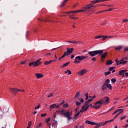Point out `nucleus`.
<instances>
[{"label":"nucleus","instance_id":"nucleus-12","mask_svg":"<svg viewBox=\"0 0 128 128\" xmlns=\"http://www.w3.org/2000/svg\"><path fill=\"white\" fill-rule=\"evenodd\" d=\"M85 122L86 124H91L92 126H96V123L88 120H86Z\"/></svg>","mask_w":128,"mask_h":128},{"label":"nucleus","instance_id":"nucleus-25","mask_svg":"<svg viewBox=\"0 0 128 128\" xmlns=\"http://www.w3.org/2000/svg\"><path fill=\"white\" fill-rule=\"evenodd\" d=\"M112 64V60H108L106 62V66H108L109 64Z\"/></svg>","mask_w":128,"mask_h":128},{"label":"nucleus","instance_id":"nucleus-56","mask_svg":"<svg viewBox=\"0 0 128 128\" xmlns=\"http://www.w3.org/2000/svg\"><path fill=\"white\" fill-rule=\"evenodd\" d=\"M26 62V61H22L20 62L21 64H24Z\"/></svg>","mask_w":128,"mask_h":128},{"label":"nucleus","instance_id":"nucleus-63","mask_svg":"<svg viewBox=\"0 0 128 128\" xmlns=\"http://www.w3.org/2000/svg\"><path fill=\"white\" fill-rule=\"evenodd\" d=\"M80 102H84V99L80 98Z\"/></svg>","mask_w":128,"mask_h":128},{"label":"nucleus","instance_id":"nucleus-58","mask_svg":"<svg viewBox=\"0 0 128 128\" xmlns=\"http://www.w3.org/2000/svg\"><path fill=\"white\" fill-rule=\"evenodd\" d=\"M46 56H52V54L50 53H47L46 54Z\"/></svg>","mask_w":128,"mask_h":128},{"label":"nucleus","instance_id":"nucleus-8","mask_svg":"<svg viewBox=\"0 0 128 128\" xmlns=\"http://www.w3.org/2000/svg\"><path fill=\"white\" fill-rule=\"evenodd\" d=\"M92 8V4H90L85 7L84 10H81L82 11H80V12H86L87 10H90Z\"/></svg>","mask_w":128,"mask_h":128},{"label":"nucleus","instance_id":"nucleus-47","mask_svg":"<svg viewBox=\"0 0 128 128\" xmlns=\"http://www.w3.org/2000/svg\"><path fill=\"white\" fill-rule=\"evenodd\" d=\"M68 104H63V108H68Z\"/></svg>","mask_w":128,"mask_h":128},{"label":"nucleus","instance_id":"nucleus-11","mask_svg":"<svg viewBox=\"0 0 128 128\" xmlns=\"http://www.w3.org/2000/svg\"><path fill=\"white\" fill-rule=\"evenodd\" d=\"M82 10H77L74 11H70L68 12H65L64 14H76V12H80Z\"/></svg>","mask_w":128,"mask_h":128},{"label":"nucleus","instance_id":"nucleus-40","mask_svg":"<svg viewBox=\"0 0 128 128\" xmlns=\"http://www.w3.org/2000/svg\"><path fill=\"white\" fill-rule=\"evenodd\" d=\"M85 96H86V100H88V93L86 94Z\"/></svg>","mask_w":128,"mask_h":128},{"label":"nucleus","instance_id":"nucleus-62","mask_svg":"<svg viewBox=\"0 0 128 128\" xmlns=\"http://www.w3.org/2000/svg\"><path fill=\"white\" fill-rule=\"evenodd\" d=\"M124 118H126V116L120 118L121 120H124Z\"/></svg>","mask_w":128,"mask_h":128},{"label":"nucleus","instance_id":"nucleus-9","mask_svg":"<svg viewBox=\"0 0 128 128\" xmlns=\"http://www.w3.org/2000/svg\"><path fill=\"white\" fill-rule=\"evenodd\" d=\"M90 106L91 108H92V104H90V105H88V106L86 107V106H83L82 108V110H84V112H86V110H88V108H90Z\"/></svg>","mask_w":128,"mask_h":128},{"label":"nucleus","instance_id":"nucleus-29","mask_svg":"<svg viewBox=\"0 0 128 128\" xmlns=\"http://www.w3.org/2000/svg\"><path fill=\"white\" fill-rule=\"evenodd\" d=\"M104 2V0H94V4H98V2Z\"/></svg>","mask_w":128,"mask_h":128},{"label":"nucleus","instance_id":"nucleus-13","mask_svg":"<svg viewBox=\"0 0 128 128\" xmlns=\"http://www.w3.org/2000/svg\"><path fill=\"white\" fill-rule=\"evenodd\" d=\"M36 76L38 78H42L44 77V75L42 74L36 73L35 74Z\"/></svg>","mask_w":128,"mask_h":128},{"label":"nucleus","instance_id":"nucleus-35","mask_svg":"<svg viewBox=\"0 0 128 128\" xmlns=\"http://www.w3.org/2000/svg\"><path fill=\"white\" fill-rule=\"evenodd\" d=\"M119 74L120 76H122V74H124V72L123 70H121L119 72Z\"/></svg>","mask_w":128,"mask_h":128},{"label":"nucleus","instance_id":"nucleus-18","mask_svg":"<svg viewBox=\"0 0 128 128\" xmlns=\"http://www.w3.org/2000/svg\"><path fill=\"white\" fill-rule=\"evenodd\" d=\"M96 104H99V106H102V105L104 104V103L102 102V99H100V100L97 101L96 102Z\"/></svg>","mask_w":128,"mask_h":128},{"label":"nucleus","instance_id":"nucleus-52","mask_svg":"<svg viewBox=\"0 0 128 128\" xmlns=\"http://www.w3.org/2000/svg\"><path fill=\"white\" fill-rule=\"evenodd\" d=\"M122 22H128V19H125V20H124L122 21Z\"/></svg>","mask_w":128,"mask_h":128},{"label":"nucleus","instance_id":"nucleus-51","mask_svg":"<svg viewBox=\"0 0 128 128\" xmlns=\"http://www.w3.org/2000/svg\"><path fill=\"white\" fill-rule=\"evenodd\" d=\"M56 124H58V122L55 121V123H52V126H56Z\"/></svg>","mask_w":128,"mask_h":128},{"label":"nucleus","instance_id":"nucleus-64","mask_svg":"<svg viewBox=\"0 0 128 128\" xmlns=\"http://www.w3.org/2000/svg\"><path fill=\"white\" fill-rule=\"evenodd\" d=\"M124 74H125L126 76H128V72L124 73Z\"/></svg>","mask_w":128,"mask_h":128},{"label":"nucleus","instance_id":"nucleus-31","mask_svg":"<svg viewBox=\"0 0 128 128\" xmlns=\"http://www.w3.org/2000/svg\"><path fill=\"white\" fill-rule=\"evenodd\" d=\"M66 56V54L65 52H64V54L58 59V60H62V58H64V56Z\"/></svg>","mask_w":128,"mask_h":128},{"label":"nucleus","instance_id":"nucleus-2","mask_svg":"<svg viewBox=\"0 0 128 128\" xmlns=\"http://www.w3.org/2000/svg\"><path fill=\"white\" fill-rule=\"evenodd\" d=\"M86 56H77L75 58L74 64H80V62H82L86 58Z\"/></svg>","mask_w":128,"mask_h":128},{"label":"nucleus","instance_id":"nucleus-23","mask_svg":"<svg viewBox=\"0 0 128 128\" xmlns=\"http://www.w3.org/2000/svg\"><path fill=\"white\" fill-rule=\"evenodd\" d=\"M68 2V0H64L63 2L60 5V8H62L63 6H64V4H66V2Z\"/></svg>","mask_w":128,"mask_h":128},{"label":"nucleus","instance_id":"nucleus-45","mask_svg":"<svg viewBox=\"0 0 128 128\" xmlns=\"http://www.w3.org/2000/svg\"><path fill=\"white\" fill-rule=\"evenodd\" d=\"M117 112H122H122H124V110L122 109H118V110H116Z\"/></svg>","mask_w":128,"mask_h":128},{"label":"nucleus","instance_id":"nucleus-34","mask_svg":"<svg viewBox=\"0 0 128 128\" xmlns=\"http://www.w3.org/2000/svg\"><path fill=\"white\" fill-rule=\"evenodd\" d=\"M70 64V62H67L66 63L63 64V66L61 68H64V66H68Z\"/></svg>","mask_w":128,"mask_h":128},{"label":"nucleus","instance_id":"nucleus-20","mask_svg":"<svg viewBox=\"0 0 128 128\" xmlns=\"http://www.w3.org/2000/svg\"><path fill=\"white\" fill-rule=\"evenodd\" d=\"M93 99L91 98V99H89L87 102H85V106H88V104H90V102H92Z\"/></svg>","mask_w":128,"mask_h":128},{"label":"nucleus","instance_id":"nucleus-49","mask_svg":"<svg viewBox=\"0 0 128 128\" xmlns=\"http://www.w3.org/2000/svg\"><path fill=\"white\" fill-rule=\"evenodd\" d=\"M56 114H54V115H53V122H54V118H56Z\"/></svg>","mask_w":128,"mask_h":128},{"label":"nucleus","instance_id":"nucleus-6","mask_svg":"<svg viewBox=\"0 0 128 128\" xmlns=\"http://www.w3.org/2000/svg\"><path fill=\"white\" fill-rule=\"evenodd\" d=\"M74 48H67L66 52H66V56H70V54H72V52H74Z\"/></svg>","mask_w":128,"mask_h":128},{"label":"nucleus","instance_id":"nucleus-44","mask_svg":"<svg viewBox=\"0 0 128 128\" xmlns=\"http://www.w3.org/2000/svg\"><path fill=\"white\" fill-rule=\"evenodd\" d=\"M114 68H116V67H114V66L110 67L108 69L109 72H110V70H113Z\"/></svg>","mask_w":128,"mask_h":128},{"label":"nucleus","instance_id":"nucleus-27","mask_svg":"<svg viewBox=\"0 0 128 128\" xmlns=\"http://www.w3.org/2000/svg\"><path fill=\"white\" fill-rule=\"evenodd\" d=\"M52 61L50 60V61H46L44 62V64L46 66L48 64H52Z\"/></svg>","mask_w":128,"mask_h":128},{"label":"nucleus","instance_id":"nucleus-59","mask_svg":"<svg viewBox=\"0 0 128 128\" xmlns=\"http://www.w3.org/2000/svg\"><path fill=\"white\" fill-rule=\"evenodd\" d=\"M98 124H99V126H104V122H102V123H99Z\"/></svg>","mask_w":128,"mask_h":128},{"label":"nucleus","instance_id":"nucleus-17","mask_svg":"<svg viewBox=\"0 0 128 128\" xmlns=\"http://www.w3.org/2000/svg\"><path fill=\"white\" fill-rule=\"evenodd\" d=\"M100 106L98 104H96V102L95 103V105L92 106L94 108H96V110H98L100 108Z\"/></svg>","mask_w":128,"mask_h":128},{"label":"nucleus","instance_id":"nucleus-41","mask_svg":"<svg viewBox=\"0 0 128 128\" xmlns=\"http://www.w3.org/2000/svg\"><path fill=\"white\" fill-rule=\"evenodd\" d=\"M30 126H32V122H29L28 124V128H30Z\"/></svg>","mask_w":128,"mask_h":128},{"label":"nucleus","instance_id":"nucleus-30","mask_svg":"<svg viewBox=\"0 0 128 128\" xmlns=\"http://www.w3.org/2000/svg\"><path fill=\"white\" fill-rule=\"evenodd\" d=\"M124 60H120V64H126V62H128L127 61H123Z\"/></svg>","mask_w":128,"mask_h":128},{"label":"nucleus","instance_id":"nucleus-43","mask_svg":"<svg viewBox=\"0 0 128 128\" xmlns=\"http://www.w3.org/2000/svg\"><path fill=\"white\" fill-rule=\"evenodd\" d=\"M104 74H106V76H108V74H110V71L105 72Z\"/></svg>","mask_w":128,"mask_h":128},{"label":"nucleus","instance_id":"nucleus-60","mask_svg":"<svg viewBox=\"0 0 128 128\" xmlns=\"http://www.w3.org/2000/svg\"><path fill=\"white\" fill-rule=\"evenodd\" d=\"M108 122H109L108 121H106V122H104V123H103V126H106V124H107Z\"/></svg>","mask_w":128,"mask_h":128},{"label":"nucleus","instance_id":"nucleus-37","mask_svg":"<svg viewBox=\"0 0 128 128\" xmlns=\"http://www.w3.org/2000/svg\"><path fill=\"white\" fill-rule=\"evenodd\" d=\"M112 82H113V84H115V82H116V78H112L111 80Z\"/></svg>","mask_w":128,"mask_h":128},{"label":"nucleus","instance_id":"nucleus-32","mask_svg":"<svg viewBox=\"0 0 128 128\" xmlns=\"http://www.w3.org/2000/svg\"><path fill=\"white\" fill-rule=\"evenodd\" d=\"M80 112H78L75 114L74 116V118H75L76 120H78V118L76 116H80Z\"/></svg>","mask_w":128,"mask_h":128},{"label":"nucleus","instance_id":"nucleus-19","mask_svg":"<svg viewBox=\"0 0 128 128\" xmlns=\"http://www.w3.org/2000/svg\"><path fill=\"white\" fill-rule=\"evenodd\" d=\"M86 70H81V72H78V74H86Z\"/></svg>","mask_w":128,"mask_h":128},{"label":"nucleus","instance_id":"nucleus-15","mask_svg":"<svg viewBox=\"0 0 128 128\" xmlns=\"http://www.w3.org/2000/svg\"><path fill=\"white\" fill-rule=\"evenodd\" d=\"M68 42H70L71 44H80V41H76V40H72V41H67Z\"/></svg>","mask_w":128,"mask_h":128},{"label":"nucleus","instance_id":"nucleus-55","mask_svg":"<svg viewBox=\"0 0 128 128\" xmlns=\"http://www.w3.org/2000/svg\"><path fill=\"white\" fill-rule=\"evenodd\" d=\"M40 105L38 104L37 106H36L34 108V110H36V108H40Z\"/></svg>","mask_w":128,"mask_h":128},{"label":"nucleus","instance_id":"nucleus-50","mask_svg":"<svg viewBox=\"0 0 128 128\" xmlns=\"http://www.w3.org/2000/svg\"><path fill=\"white\" fill-rule=\"evenodd\" d=\"M64 112H66V111H64V110H60V113L62 114H64Z\"/></svg>","mask_w":128,"mask_h":128},{"label":"nucleus","instance_id":"nucleus-48","mask_svg":"<svg viewBox=\"0 0 128 128\" xmlns=\"http://www.w3.org/2000/svg\"><path fill=\"white\" fill-rule=\"evenodd\" d=\"M50 120V118H48V119H46V124H48V122Z\"/></svg>","mask_w":128,"mask_h":128},{"label":"nucleus","instance_id":"nucleus-53","mask_svg":"<svg viewBox=\"0 0 128 128\" xmlns=\"http://www.w3.org/2000/svg\"><path fill=\"white\" fill-rule=\"evenodd\" d=\"M54 96V94L52 93H50V94L48 96V98H50V96Z\"/></svg>","mask_w":128,"mask_h":128},{"label":"nucleus","instance_id":"nucleus-4","mask_svg":"<svg viewBox=\"0 0 128 128\" xmlns=\"http://www.w3.org/2000/svg\"><path fill=\"white\" fill-rule=\"evenodd\" d=\"M72 112H70L68 111L63 112V114H64L65 118H68V120H72Z\"/></svg>","mask_w":128,"mask_h":128},{"label":"nucleus","instance_id":"nucleus-22","mask_svg":"<svg viewBox=\"0 0 128 128\" xmlns=\"http://www.w3.org/2000/svg\"><path fill=\"white\" fill-rule=\"evenodd\" d=\"M112 38V37L111 36H103L102 38V40H105L106 38Z\"/></svg>","mask_w":128,"mask_h":128},{"label":"nucleus","instance_id":"nucleus-3","mask_svg":"<svg viewBox=\"0 0 128 128\" xmlns=\"http://www.w3.org/2000/svg\"><path fill=\"white\" fill-rule=\"evenodd\" d=\"M42 58H39L38 60L36 62H30L29 64V66H40L42 62H40Z\"/></svg>","mask_w":128,"mask_h":128},{"label":"nucleus","instance_id":"nucleus-26","mask_svg":"<svg viewBox=\"0 0 128 128\" xmlns=\"http://www.w3.org/2000/svg\"><path fill=\"white\" fill-rule=\"evenodd\" d=\"M122 110L119 112L118 114H117L116 116L114 117V120H116V118H118V116H120V114H122Z\"/></svg>","mask_w":128,"mask_h":128},{"label":"nucleus","instance_id":"nucleus-16","mask_svg":"<svg viewBox=\"0 0 128 128\" xmlns=\"http://www.w3.org/2000/svg\"><path fill=\"white\" fill-rule=\"evenodd\" d=\"M38 20H40V22H52L50 20H48V19H40V18H38Z\"/></svg>","mask_w":128,"mask_h":128},{"label":"nucleus","instance_id":"nucleus-14","mask_svg":"<svg viewBox=\"0 0 128 128\" xmlns=\"http://www.w3.org/2000/svg\"><path fill=\"white\" fill-rule=\"evenodd\" d=\"M102 90H103V92H104V90H108L107 85L106 84H104L102 86Z\"/></svg>","mask_w":128,"mask_h":128},{"label":"nucleus","instance_id":"nucleus-21","mask_svg":"<svg viewBox=\"0 0 128 128\" xmlns=\"http://www.w3.org/2000/svg\"><path fill=\"white\" fill-rule=\"evenodd\" d=\"M122 46H118L117 47L114 48V50H122Z\"/></svg>","mask_w":128,"mask_h":128},{"label":"nucleus","instance_id":"nucleus-57","mask_svg":"<svg viewBox=\"0 0 128 128\" xmlns=\"http://www.w3.org/2000/svg\"><path fill=\"white\" fill-rule=\"evenodd\" d=\"M46 116V113L41 114L42 117Z\"/></svg>","mask_w":128,"mask_h":128},{"label":"nucleus","instance_id":"nucleus-36","mask_svg":"<svg viewBox=\"0 0 128 128\" xmlns=\"http://www.w3.org/2000/svg\"><path fill=\"white\" fill-rule=\"evenodd\" d=\"M110 84V79H106V80L104 84Z\"/></svg>","mask_w":128,"mask_h":128},{"label":"nucleus","instance_id":"nucleus-7","mask_svg":"<svg viewBox=\"0 0 128 128\" xmlns=\"http://www.w3.org/2000/svg\"><path fill=\"white\" fill-rule=\"evenodd\" d=\"M10 90H11V92L14 94H16L18 92H22V90L14 88H10Z\"/></svg>","mask_w":128,"mask_h":128},{"label":"nucleus","instance_id":"nucleus-39","mask_svg":"<svg viewBox=\"0 0 128 128\" xmlns=\"http://www.w3.org/2000/svg\"><path fill=\"white\" fill-rule=\"evenodd\" d=\"M104 36L100 35V36H98L95 37V38H102Z\"/></svg>","mask_w":128,"mask_h":128},{"label":"nucleus","instance_id":"nucleus-38","mask_svg":"<svg viewBox=\"0 0 128 128\" xmlns=\"http://www.w3.org/2000/svg\"><path fill=\"white\" fill-rule=\"evenodd\" d=\"M116 62L117 66H118L119 64H120V60L118 61V59H116Z\"/></svg>","mask_w":128,"mask_h":128},{"label":"nucleus","instance_id":"nucleus-10","mask_svg":"<svg viewBox=\"0 0 128 128\" xmlns=\"http://www.w3.org/2000/svg\"><path fill=\"white\" fill-rule=\"evenodd\" d=\"M106 56H108V52H106L101 55V60H102V62H104V60L106 58Z\"/></svg>","mask_w":128,"mask_h":128},{"label":"nucleus","instance_id":"nucleus-24","mask_svg":"<svg viewBox=\"0 0 128 128\" xmlns=\"http://www.w3.org/2000/svg\"><path fill=\"white\" fill-rule=\"evenodd\" d=\"M56 106V104H54L50 106V110H52L53 108H54Z\"/></svg>","mask_w":128,"mask_h":128},{"label":"nucleus","instance_id":"nucleus-28","mask_svg":"<svg viewBox=\"0 0 128 128\" xmlns=\"http://www.w3.org/2000/svg\"><path fill=\"white\" fill-rule=\"evenodd\" d=\"M64 73L65 74L68 73V75L72 74V71L70 70H67L66 71L64 72Z\"/></svg>","mask_w":128,"mask_h":128},{"label":"nucleus","instance_id":"nucleus-61","mask_svg":"<svg viewBox=\"0 0 128 128\" xmlns=\"http://www.w3.org/2000/svg\"><path fill=\"white\" fill-rule=\"evenodd\" d=\"M70 18H73V20H76V18H78L76 17L70 16Z\"/></svg>","mask_w":128,"mask_h":128},{"label":"nucleus","instance_id":"nucleus-46","mask_svg":"<svg viewBox=\"0 0 128 128\" xmlns=\"http://www.w3.org/2000/svg\"><path fill=\"white\" fill-rule=\"evenodd\" d=\"M78 96H80V91L76 93V94L75 96V98H78Z\"/></svg>","mask_w":128,"mask_h":128},{"label":"nucleus","instance_id":"nucleus-33","mask_svg":"<svg viewBox=\"0 0 128 128\" xmlns=\"http://www.w3.org/2000/svg\"><path fill=\"white\" fill-rule=\"evenodd\" d=\"M107 88L109 89V90H112V84H107Z\"/></svg>","mask_w":128,"mask_h":128},{"label":"nucleus","instance_id":"nucleus-1","mask_svg":"<svg viewBox=\"0 0 128 128\" xmlns=\"http://www.w3.org/2000/svg\"><path fill=\"white\" fill-rule=\"evenodd\" d=\"M88 54L90 56L94 57L96 56L99 54L100 56H102V54H104V50H97L92 51L88 52Z\"/></svg>","mask_w":128,"mask_h":128},{"label":"nucleus","instance_id":"nucleus-5","mask_svg":"<svg viewBox=\"0 0 128 128\" xmlns=\"http://www.w3.org/2000/svg\"><path fill=\"white\" fill-rule=\"evenodd\" d=\"M103 104H108L110 102V98L108 96H106L105 98H102Z\"/></svg>","mask_w":128,"mask_h":128},{"label":"nucleus","instance_id":"nucleus-42","mask_svg":"<svg viewBox=\"0 0 128 128\" xmlns=\"http://www.w3.org/2000/svg\"><path fill=\"white\" fill-rule=\"evenodd\" d=\"M76 104L77 106H80V102H76Z\"/></svg>","mask_w":128,"mask_h":128},{"label":"nucleus","instance_id":"nucleus-54","mask_svg":"<svg viewBox=\"0 0 128 128\" xmlns=\"http://www.w3.org/2000/svg\"><path fill=\"white\" fill-rule=\"evenodd\" d=\"M128 52V47L125 48L124 49V52Z\"/></svg>","mask_w":128,"mask_h":128}]
</instances>
